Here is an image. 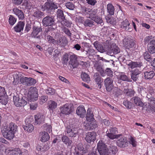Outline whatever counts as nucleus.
<instances>
[{
    "instance_id": "1",
    "label": "nucleus",
    "mask_w": 155,
    "mask_h": 155,
    "mask_svg": "<svg viewBox=\"0 0 155 155\" xmlns=\"http://www.w3.org/2000/svg\"><path fill=\"white\" fill-rule=\"evenodd\" d=\"M97 148L100 155H115L117 151V147L110 145L107 147L102 141H99Z\"/></svg>"
},
{
    "instance_id": "2",
    "label": "nucleus",
    "mask_w": 155,
    "mask_h": 155,
    "mask_svg": "<svg viewBox=\"0 0 155 155\" xmlns=\"http://www.w3.org/2000/svg\"><path fill=\"white\" fill-rule=\"evenodd\" d=\"M58 7L59 4L54 2L53 0H46L41 8L42 11L51 15L55 12V10L58 9Z\"/></svg>"
},
{
    "instance_id": "3",
    "label": "nucleus",
    "mask_w": 155,
    "mask_h": 155,
    "mask_svg": "<svg viewBox=\"0 0 155 155\" xmlns=\"http://www.w3.org/2000/svg\"><path fill=\"white\" fill-rule=\"evenodd\" d=\"M147 51L143 53V57L147 62L149 63L153 59L151 54H155V40L151 41L147 45Z\"/></svg>"
},
{
    "instance_id": "4",
    "label": "nucleus",
    "mask_w": 155,
    "mask_h": 155,
    "mask_svg": "<svg viewBox=\"0 0 155 155\" xmlns=\"http://www.w3.org/2000/svg\"><path fill=\"white\" fill-rule=\"evenodd\" d=\"M13 102L15 105L17 107H24L26 105L28 101L27 98L21 94L17 93L13 96Z\"/></svg>"
},
{
    "instance_id": "5",
    "label": "nucleus",
    "mask_w": 155,
    "mask_h": 155,
    "mask_svg": "<svg viewBox=\"0 0 155 155\" xmlns=\"http://www.w3.org/2000/svg\"><path fill=\"white\" fill-rule=\"evenodd\" d=\"M66 130L68 136L71 137H75L78 133V127L74 124L68 125Z\"/></svg>"
},
{
    "instance_id": "6",
    "label": "nucleus",
    "mask_w": 155,
    "mask_h": 155,
    "mask_svg": "<svg viewBox=\"0 0 155 155\" xmlns=\"http://www.w3.org/2000/svg\"><path fill=\"white\" fill-rule=\"evenodd\" d=\"M38 90L36 87H31L29 89L27 97L28 101H35L38 100Z\"/></svg>"
},
{
    "instance_id": "7",
    "label": "nucleus",
    "mask_w": 155,
    "mask_h": 155,
    "mask_svg": "<svg viewBox=\"0 0 155 155\" xmlns=\"http://www.w3.org/2000/svg\"><path fill=\"white\" fill-rule=\"evenodd\" d=\"M43 25L45 27L51 26L56 24L54 17L51 15H48L42 20Z\"/></svg>"
},
{
    "instance_id": "8",
    "label": "nucleus",
    "mask_w": 155,
    "mask_h": 155,
    "mask_svg": "<svg viewBox=\"0 0 155 155\" xmlns=\"http://www.w3.org/2000/svg\"><path fill=\"white\" fill-rule=\"evenodd\" d=\"M74 106L71 104L66 103L60 107L61 113L65 115L71 114L73 111Z\"/></svg>"
},
{
    "instance_id": "9",
    "label": "nucleus",
    "mask_w": 155,
    "mask_h": 155,
    "mask_svg": "<svg viewBox=\"0 0 155 155\" xmlns=\"http://www.w3.org/2000/svg\"><path fill=\"white\" fill-rule=\"evenodd\" d=\"M123 44L128 55H130L131 54V51L130 49L133 48L136 45L135 43L133 40L131 39L125 38L123 40Z\"/></svg>"
},
{
    "instance_id": "10",
    "label": "nucleus",
    "mask_w": 155,
    "mask_h": 155,
    "mask_svg": "<svg viewBox=\"0 0 155 155\" xmlns=\"http://www.w3.org/2000/svg\"><path fill=\"white\" fill-rule=\"evenodd\" d=\"M119 135L117 138V145L120 147H125L127 146L128 142L127 138L121 134H118Z\"/></svg>"
},
{
    "instance_id": "11",
    "label": "nucleus",
    "mask_w": 155,
    "mask_h": 155,
    "mask_svg": "<svg viewBox=\"0 0 155 155\" xmlns=\"http://www.w3.org/2000/svg\"><path fill=\"white\" fill-rule=\"evenodd\" d=\"M69 64L72 65L74 68H77L79 64L77 60L78 56L72 52H69Z\"/></svg>"
},
{
    "instance_id": "12",
    "label": "nucleus",
    "mask_w": 155,
    "mask_h": 155,
    "mask_svg": "<svg viewBox=\"0 0 155 155\" xmlns=\"http://www.w3.org/2000/svg\"><path fill=\"white\" fill-rule=\"evenodd\" d=\"M31 120L32 121V119L28 118L25 120V124L22 126L24 130L28 133L31 132L34 130V127L31 123Z\"/></svg>"
},
{
    "instance_id": "13",
    "label": "nucleus",
    "mask_w": 155,
    "mask_h": 155,
    "mask_svg": "<svg viewBox=\"0 0 155 155\" xmlns=\"http://www.w3.org/2000/svg\"><path fill=\"white\" fill-rule=\"evenodd\" d=\"M97 133L94 131L88 132L86 134L85 139L88 143H93L96 139Z\"/></svg>"
},
{
    "instance_id": "14",
    "label": "nucleus",
    "mask_w": 155,
    "mask_h": 155,
    "mask_svg": "<svg viewBox=\"0 0 155 155\" xmlns=\"http://www.w3.org/2000/svg\"><path fill=\"white\" fill-rule=\"evenodd\" d=\"M113 82V79L110 77L107 78L105 79L104 85L107 91L110 92L112 91L114 87Z\"/></svg>"
},
{
    "instance_id": "15",
    "label": "nucleus",
    "mask_w": 155,
    "mask_h": 155,
    "mask_svg": "<svg viewBox=\"0 0 155 155\" xmlns=\"http://www.w3.org/2000/svg\"><path fill=\"white\" fill-rule=\"evenodd\" d=\"M2 132L3 137L7 139L11 140L14 137L15 134L14 132H12L5 127L2 130Z\"/></svg>"
},
{
    "instance_id": "16",
    "label": "nucleus",
    "mask_w": 155,
    "mask_h": 155,
    "mask_svg": "<svg viewBox=\"0 0 155 155\" xmlns=\"http://www.w3.org/2000/svg\"><path fill=\"white\" fill-rule=\"evenodd\" d=\"M141 71L138 69L136 68L130 71L131 79L136 82L138 80L139 75Z\"/></svg>"
},
{
    "instance_id": "17",
    "label": "nucleus",
    "mask_w": 155,
    "mask_h": 155,
    "mask_svg": "<svg viewBox=\"0 0 155 155\" xmlns=\"http://www.w3.org/2000/svg\"><path fill=\"white\" fill-rule=\"evenodd\" d=\"M81 23L83 24L85 27H92L95 25V23L92 19H84V18L81 17Z\"/></svg>"
},
{
    "instance_id": "18",
    "label": "nucleus",
    "mask_w": 155,
    "mask_h": 155,
    "mask_svg": "<svg viewBox=\"0 0 155 155\" xmlns=\"http://www.w3.org/2000/svg\"><path fill=\"white\" fill-rule=\"evenodd\" d=\"M84 149L83 145L81 143H79L77 145V147H75L72 153L74 155H83L82 153H83Z\"/></svg>"
},
{
    "instance_id": "19",
    "label": "nucleus",
    "mask_w": 155,
    "mask_h": 155,
    "mask_svg": "<svg viewBox=\"0 0 155 155\" xmlns=\"http://www.w3.org/2000/svg\"><path fill=\"white\" fill-rule=\"evenodd\" d=\"M131 100L133 102L134 104L138 106L143 107L144 103L143 101V99L137 96L134 97L131 99Z\"/></svg>"
},
{
    "instance_id": "20",
    "label": "nucleus",
    "mask_w": 155,
    "mask_h": 155,
    "mask_svg": "<svg viewBox=\"0 0 155 155\" xmlns=\"http://www.w3.org/2000/svg\"><path fill=\"white\" fill-rule=\"evenodd\" d=\"M25 21H19L13 28L14 31L16 32H20L23 30L25 25Z\"/></svg>"
},
{
    "instance_id": "21",
    "label": "nucleus",
    "mask_w": 155,
    "mask_h": 155,
    "mask_svg": "<svg viewBox=\"0 0 155 155\" xmlns=\"http://www.w3.org/2000/svg\"><path fill=\"white\" fill-rule=\"evenodd\" d=\"M35 124H40L44 123L45 117L43 114L38 113L35 115Z\"/></svg>"
},
{
    "instance_id": "22",
    "label": "nucleus",
    "mask_w": 155,
    "mask_h": 155,
    "mask_svg": "<svg viewBox=\"0 0 155 155\" xmlns=\"http://www.w3.org/2000/svg\"><path fill=\"white\" fill-rule=\"evenodd\" d=\"M32 28V31L31 34H39L42 31V26L40 23H35L33 25Z\"/></svg>"
},
{
    "instance_id": "23",
    "label": "nucleus",
    "mask_w": 155,
    "mask_h": 155,
    "mask_svg": "<svg viewBox=\"0 0 155 155\" xmlns=\"http://www.w3.org/2000/svg\"><path fill=\"white\" fill-rule=\"evenodd\" d=\"M14 13L18 16L19 20H23L25 17L23 11L17 8H15L13 9Z\"/></svg>"
},
{
    "instance_id": "24",
    "label": "nucleus",
    "mask_w": 155,
    "mask_h": 155,
    "mask_svg": "<svg viewBox=\"0 0 155 155\" xmlns=\"http://www.w3.org/2000/svg\"><path fill=\"white\" fill-rule=\"evenodd\" d=\"M97 125L95 122H89L84 123V127L85 130H90L95 129Z\"/></svg>"
},
{
    "instance_id": "25",
    "label": "nucleus",
    "mask_w": 155,
    "mask_h": 155,
    "mask_svg": "<svg viewBox=\"0 0 155 155\" xmlns=\"http://www.w3.org/2000/svg\"><path fill=\"white\" fill-rule=\"evenodd\" d=\"M127 65L132 69L135 68H140L143 66V64L141 61H131Z\"/></svg>"
},
{
    "instance_id": "26",
    "label": "nucleus",
    "mask_w": 155,
    "mask_h": 155,
    "mask_svg": "<svg viewBox=\"0 0 155 155\" xmlns=\"http://www.w3.org/2000/svg\"><path fill=\"white\" fill-rule=\"evenodd\" d=\"M112 46V45H111L110 43H109V41H106V42L104 43V46L102 48V50L101 53H103L104 52H107V54L108 55L109 53H110V51Z\"/></svg>"
},
{
    "instance_id": "27",
    "label": "nucleus",
    "mask_w": 155,
    "mask_h": 155,
    "mask_svg": "<svg viewBox=\"0 0 155 155\" xmlns=\"http://www.w3.org/2000/svg\"><path fill=\"white\" fill-rule=\"evenodd\" d=\"M77 114L80 117L83 118L85 115L86 110L84 106L83 105L78 107L76 110Z\"/></svg>"
},
{
    "instance_id": "28",
    "label": "nucleus",
    "mask_w": 155,
    "mask_h": 155,
    "mask_svg": "<svg viewBox=\"0 0 155 155\" xmlns=\"http://www.w3.org/2000/svg\"><path fill=\"white\" fill-rule=\"evenodd\" d=\"M155 76V72L153 70L147 71L144 72V77L146 80H151Z\"/></svg>"
},
{
    "instance_id": "29",
    "label": "nucleus",
    "mask_w": 155,
    "mask_h": 155,
    "mask_svg": "<svg viewBox=\"0 0 155 155\" xmlns=\"http://www.w3.org/2000/svg\"><path fill=\"white\" fill-rule=\"evenodd\" d=\"M68 41L65 37H61L57 40V44L61 47H64L68 45Z\"/></svg>"
},
{
    "instance_id": "30",
    "label": "nucleus",
    "mask_w": 155,
    "mask_h": 155,
    "mask_svg": "<svg viewBox=\"0 0 155 155\" xmlns=\"http://www.w3.org/2000/svg\"><path fill=\"white\" fill-rule=\"evenodd\" d=\"M40 136L41 137L40 140L42 142H45L48 141L50 138V136L48 133L44 131L41 132L39 133Z\"/></svg>"
},
{
    "instance_id": "31",
    "label": "nucleus",
    "mask_w": 155,
    "mask_h": 155,
    "mask_svg": "<svg viewBox=\"0 0 155 155\" xmlns=\"http://www.w3.org/2000/svg\"><path fill=\"white\" fill-rule=\"evenodd\" d=\"M58 21L61 23L62 25L67 27H70L72 24L71 21L69 20L66 15Z\"/></svg>"
},
{
    "instance_id": "32",
    "label": "nucleus",
    "mask_w": 155,
    "mask_h": 155,
    "mask_svg": "<svg viewBox=\"0 0 155 155\" xmlns=\"http://www.w3.org/2000/svg\"><path fill=\"white\" fill-rule=\"evenodd\" d=\"M94 67L96 70L99 72L101 75L102 76V75L104 73V66L99 63H95L94 65Z\"/></svg>"
},
{
    "instance_id": "33",
    "label": "nucleus",
    "mask_w": 155,
    "mask_h": 155,
    "mask_svg": "<svg viewBox=\"0 0 155 155\" xmlns=\"http://www.w3.org/2000/svg\"><path fill=\"white\" fill-rule=\"evenodd\" d=\"M9 153L12 155H20L22 153L20 148H11L8 150Z\"/></svg>"
},
{
    "instance_id": "34",
    "label": "nucleus",
    "mask_w": 155,
    "mask_h": 155,
    "mask_svg": "<svg viewBox=\"0 0 155 155\" xmlns=\"http://www.w3.org/2000/svg\"><path fill=\"white\" fill-rule=\"evenodd\" d=\"M130 25L129 21L126 19L121 22V23L120 24V28L126 31H128L130 30Z\"/></svg>"
},
{
    "instance_id": "35",
    "label": "nucleus",
    "mask_w": 155,
    "mask_h": 155,
    "mask_svg": "<svg viewBox=\"0 0 155 155\" xmlns=\"http://www.w3.org/2000/svg\"><path fill=\"white\" fill-rule=\"evenodd\" d=\"M4 127L10 130L12 132H14V133L15 134V133L18 130V126L15 123L13 122L10 123L9 124Z\"/></svg>"
},
{
    "instance_id": "36",
    "label": "nucleus",
    "mask_w": 155,
    "mask_h": 155,
    "mask_svg": "<svg viewBox=\"0 0 155 155\" xmlns=\"http://www.w3.org/2000/svg\"><path fill=\"white\" fill-rule=\"evenodd\" d=\"M110 52V53H109V55L112 56L114 54H116L119 53L120 52V50L116 45H114V44H112Z\"/></svg>"
},
{
    "instance_id": "37",
    "label": "nucleus",
    "mask_w": 155,
    "mask_h": 155,
    "mask_svg": "<svg viewBox=\"0 0 155 155\" xmlns=\"http://www.w3.org/2000/svg\"><path fill=\"white\" fill-rule=\"evenodd\" d=\"M97 9H92L90 8L86 16L88 18L92 19L97 15Z\"/></svg>"
},
{
    "instance_id": "38",
    "label": "nucleus",
    "mask_w": 155,
    "mask_h": 155,
    "mask_svg": "<svg viewBox=\"0 0 155 155\" xmlns=\"http://www.w3.org/2000/svg\"><path fill=\"white\" fill-rule=\"evenodd\" d=\"M61 140L63 143L67 146H71L72 144V141L66 135H64L61 138Z\"/></svg>"
},
{
    "instance_id": "39",
    "label": "nucleus",
    "mask_w": 155,
    "mask_h": 155,
    "mask_svg": "<svg viewBox=\"0 0 155 155\" xmlns=\"http://www.w3.org/2000/svg\"><path fill=\"white\" fill-rule=\"evenodd\" d=\"M146 100L149 106H155V98L152 96H150L149 94L146 97Z\"/></svg>"
},
{
    "instance_id": "40",
    "label": "nucleus",
    "mask_w": 155,
    "mask_h": 155,
    "mask_svg": "<svg viewBox=\"0 0 155 155\" xmlns=\"http://www.w3.org/2000/svg\"><path fill=\"white\" fill-rule=\"evenodd\" d=\"M57 9V11L56 12V14L58 21L61 19H62V18H63L66 15H64V11L63 10L58 8Z\"/></svg>"
},
{
    "instance_id": "41",
    "label": "nucleus",
    "mask_w": 155,
    "mask_h": 155,
    "mask_svg": "<svg viewBox=\"0 0 155 155\" xmlns=\"http://www.w3.org/2000/svg\"><path fill=\"white\" fill-rule=\"evenodd\" d=\"M111 15H108L105 16L107 22L108 23H110V24L116 25L117 23L116 19L115 18L112 17Z\"/></svg>"
},
{
    "instance_id": "42",
    "label": "nucleus",
    "mask_w": 155,
    "mask_h": 155,
    "mask_svg": "<svg viewBox=\"0 0 155 155\" xmlns=\"http://www.w3.org/2000/svg\"><path fill=\"white\" fill-rule=\"evenodd\" d=\"M123 104L127 108L129 109H132L135 107V105L133 102L127 100L124 101Z\"/></svg>"
},
{
    "instance_id": "43",
    "label": "nucleus",
    "mask_w": 155,
    "mask_h": 155,
    "mask_svg": "<svg viewBox=\"0 0 155 155\" xmlns=\"http://www.w3.org/2000/svg\"><path fill=\"white\" fill-rule=\"evenodd\" d=\"M122 91L118 87H114L112 91V94L114 97H117L122 94Z\"/></svg>"
},
{
    "instance_id": "44",
    "label": "nucleus",
    "mask_w": 155,
    "mask_h": 155,
    "mask_svg": "<svg viewBox=\"0 0 155 155\" xmlns=\"http://www.w3.org/2000/svg\"><path fill=\"white\" fill-rule=\"evenodd\" d=\"M123 92L127 96L131 97L134 95L135 92L133 90L129 89H124Z\"/></svg>"
},
{
    "instance_id": "45",
    "label": "nucleus",
    "mask_w": 155,
    "mask_h": 155,
    "mask_svg": "<svg viewBox=\"0 0 155 155\" xmlns=\"http://www.w3.org/2000/svg\"><path fill=\"white\" fill-rule=\"evenodd\" d=\"M94 79L99 86L101 85L102 82L101 78L98 73H94Z\"/></svg>"
},
{
    "instance_id": "46",
    "label": "nucleus",
    "mask_w": 155,
    "mask_h": 155,
    "mask_svg": "<svg viewBox=\"0 0 155 155\" xmlns=\"http://www.w3.org/2000/svg\"><path fill=\"white\" fill-rule=\"evenodd\" d=\"M69 52L68 53H65L64 54L63 56L61 61L63 64L66 65H67L69 60Z\"/></svg>"
},
{
    "instance_id": "47",
    "label": "nucleus",
    "mask_w": 155,
    "mask_h": 155,
    "mask_svg": "<svg viewBox=\"0 0 155 155\" xmlns=\"http://www.w3.org/2000/svg\"><path fill=\"white\" fill-rule=\"evenodd\" d=\"M107 9L109 15H113L114 14L115 8L111 4H108L107 5Z\"/></svg>"
},
{
    "instance_id": "48",
    "label": "nucleus",
    "mask_w": 155,
    "mask_h": 155,
    "mask_svg": "<svg viewBox=\"0 0 155 155\" xmlns=\"http://www.w3.org/2000/svg\"><path fill=\"white\" fill-rule=\"evenodd\" d=\"M104 73L102 75L103 77L105 76L106 75L110 77L113 76V72L110 68H107L105 70H104Z\"/></svg>"
},
{
    "instance_id": "49",
    "label": "nucleus",
    "mask_w": 155,
    "mask_h": 155,
    "mask_svg": "<svg viewBox=\"0 0 155 155\" xmlns=\"http://www.w3.org/2000/svg\"><path fill=\"white\" fill-rule=\"evenodd\" d=\"M94 47L99 52L101 53L103 45L100 41H96L93 43Z\"/></svg>"
},
{
    "instance_id": "50",
    "label": "nucleus",
    "mask_w": 155,
    "mask_h": 155,
    "mask_svg": "<svg viewBox=\"0 0 155 155\" xmlns=\"http://www.w3.org/2000/svg\"><path fill=\"white\" fill-rule=\"evenodd\" d=\"M8 97L6 94L0 97V103L3 105H6L8 103Z\"/></svg>"
},
{
    "instance_id": "51",
    "label": "nucleus",
    "mask_w": 155,
    "mask_h": 155,
    "mask_svg": "<svg viewBox=\"0 0 155 155\" xmlns=\"http://www.w3.org/2000/svg\"><path fill=\"white\" fill-rule=\"evenodd\" d=\"M81 78L83 81L86 82H88L90 80L89 75L85 72H82L81 74Z\"/></svg>"
},
{
    "instance_id": "52",
    "label": "nucleus",
    "mask_w": 155,
    "mask_h": 155,
    "mask_svg": "<svg viewBox=\"0 0 155 155\" xmlns=\"http://www.w3.org/2000/svg\"><path fill=\"white\" fill-rule=\"evenodd\" d=\"M106 135L110 139L113 140L116 139L119 136L118 134H114L109 132L107 129L106 132Z\"/></svg>"
},
{
    "instance_id": "53",
    "label": "nucleus",
    "mask_w": 155,
    "mask_h": 155,
    "mask_svg": "<svg viewBox=\"0 0 155 155\" xmlns=\"http://www.w3.org/2000/svg\"><path fill=\"white\" fill-rule=\"evenodd\" d=\"M93 21L97 23V24H100L102 25L103 24V21L101 18L98 16H95L93 18Z\"/></svg>"
},
{
    "instance_id": "54",
    "label": "nucleus",
    "mask_w": 155,
    "mask_h": 155,
    "mask_svg": "<svg viewBox=\"0 0 155 155\" xmlns=\"http://www.w3.org/2000/svg\"><path fill=\"white\" fill-rule=\"evenodd\" d=\"M119 77L120 80L122 81L130 82H132V80L130 78H128L126 75L124 74H121Z\"/></svg>"
},
{
    "instance_id": "55",
    "label": "nucleus",
    "mask_w": 155,
    "mask_h": 155,
    "mask_svg": "<svg viewBox=\"0 0 155 155\" xmlns=\"http://www.w3.org/2000/svg\"><path fill=\"white\" fill-rule=\"evenodd\" d=\"M57 104L54 101H51L48 104L49 109L52 111L56 108Z\"/></svg>"
},
{
    "instance_id": "56",
    "label": "nucleus",
    "mask_w": 155,
    "mask_h": 155,
    "mask_svg": "<svg viewBox=\"0 0 155 155\" xmlns=\"http://www.w3.org/2000/svg\"><path fill=\"white\" fill-rule=\"evenodd\" d=\"M44 15V13L41 11L38 10L35 12L33 14V16L36 18H40L41 17Z\"/></svg>"
},
{
    "instance_id": "57",
    "label": "nucleus",
    "mask_w": 155,
    "mask_h": 155,
    "mask_svg": "<svg viewBox=\"0 0 155 155\" xmlns=\"http://www.w3.org/2000/svg\"><path fill=\"white\" fill-rule=\"evenodd\" d=\"M16 21V18H15L12 15H10L8 19V22L10 25H13L15 23Z\"/></svg>"
},
{
    "instance_id": "58",
    "label": "nucleus",
    "mask_w": 155,
    "mask_h": 155,
    "mask_svg": "<svg viewBox=\"0 0 155 155\" xmlns=\"http://www.w3.org/2000/svg\"><path fill=\"white\" fill-rule=\"evenodd\" d=\"M47 39L48 41L50 43H52L54 45L57 44V40H56L54 38H53V37L50 35H48L47 36Z\"/></svg>"
},
{
    "instance_id": "59",
    "label": "nucleus",
    "mask_w": 155,
    "mask_h": 155,
    "mask_svg": "<svg viewBox=\"0 0 155 155\" xmlns=\"http://www.w3.org/2000/svg\"><path fill=\"white\" fill-rule=\"evenodd\" d=\"M27 86H29L33 85L36 83V80L34 78H28Z\"/></svg>"
},
{
    "instance_id": "60",
    "label": "nucleus",
    "mask_w": 155,
    "mask_h": 155,
    "mask_svg": "<svg viewBox=\"0 0 155 155\" xmlns=\"http://www.w3.org/2000/svg\"><path fill=\"white\" fill-rule=\"evenodd\" d=\"M80 8L81 12L86 16L90 10V8H87L85 6L81 5H80Z\"/></svg>"
},
{
    "instance_id": "61",
    "label": "nucleus",
    "mask_w": 155,
    "mask_h": 155,
    "mask_svg": "<svg viewBox=\"0 0 155 155\" xmlns=\"http://www.w3.org/2000/svg\"><path fill=\"white\" fill-rule=\"evenodd\" d=\"M65 6L66 8L70 10H73L74 8V5L73 3L67 2L65 3Z\"/></svg>"
},
{
    "instance_id": "62",
    "label": "nucleus",
    "mask_w": 155,
    "mask_h": 155,
    "mask_svg": "<svg viewBox=\"0 0 155 155\" xmlns=\"http://www.w3.org/2000/svg\"><path fill=\"white\" fill-rule=\"evenodd\" d=\"M31 21H27L25 25V32H28L31 28Z\"/></svg>"
},
{
    "instance_id": "63",
    "label": "nucleus",
    "mask_w": 155,
    "mask_h": 155,
    "mask_svg": "<svg viewBox=\"0 0 155 155\" xmlns=\"http://www.w3.org/2000/svg\"><path fill=\"white\" fill-rule=\"evenodd\" d=\"M55 89L50 87L46 90V93L48 94L51 95H54L55 93Z\"/></svg>"
},
{
    "instance_id": "64",
    "label": "nucleus",
    "mask_w": 155,
    "mask_h": 155,
    "mask_svg": "<svg viewBox=\"0 0 155 155\" xmlns=\"http://www.w3.org/2000/svg\"><path fill=\"white\" fill-rule=\"evenodd\" d=\"M52 145L51 142L48 141L45 144L43 147L42 149L44 151H46L50 149Z\"/></svg>"
}]
</instances>
